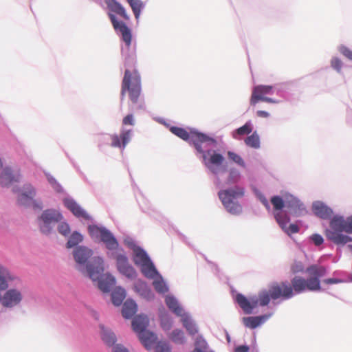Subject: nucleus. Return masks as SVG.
<instances>
[{"label":"nucleus","mask_w":352,"mask_h":352,"mask_svg":"<svg viewBox=\"0 0 352 352\" xmlns=\"http://www.w3.org/2000/svg\"><path fill=\"white\" fill-rule=\"evenodd\" d=\"M306 272L311 276L308 279H305L301 276H295L292 280V285L287 282L274 284L270 287L269 292H263L259 294V299L256 297L248 299L244 295L237 294L236 301L245 314H250L257 307L258 300L261 306H265L270 302V298L273 300L280 297L285 299L292 298L294 296V291L297 294L302 293L305 290L320 291L321 289L320 278L325 275V267L312 265L307 268Z\"/></svg>","instance_id":"obj_1"},{"label":"nucleus","mask_w":352,"mask_h":352,"mask_svg":"<svg viewBox=\"0 0 352 352\" xmlns=\"http://www.w3.org/2000/svg\"><path fill=\"white\" fill-rule=\"evenodd\" d=\"M170 131L181 139L192 142L196 150L199 153H202V157L206 166L212 173L217 174V167L222 164L224 157L221 154L217 153L215 151H208L204 152L202 146L204 145V147H206L207 146L215 144L216 141L213 138L194 129H190L188 132L183 128L172 126Z\"/></svg>","instance_id":"obj_2"},{"label":"nucleus","mask_w":352,"mask_h":352,"mask_svg":"<svg viewBox=\"0 0 352 352\" xmlns=\"http://www.w3.org/2000/svg\"><path fill=\"white\" fill-rule=\"evenodd\" d=\"M270 201L274 208V218L280 227L289 235L297 233L299 231L298 226L293 223L287 226L290 219L286 213H283L281 210L285 206L289 209V213L298 217L305 210L303 204L290 195H286L284 199L279 196H274Z\"/></svg>","instance_id":"obj_3"},{"label":"nucleus","mask_w":352,"mask_h":352,"mask_svg":"<svg viewBox=\"0 0 352 352\" xmlns=\"http://www.w3.org/2000/svg\"><path fill=\"white\" fill-rule=\"evenodd\" d=\"M342 232L352 234V216L344 219L340 216H334L330 221L329 228L325 231L327 239L337 245H344L352 241V238Z\"/></svg>","instance_id":"obj_4"},{"label":"nucleus","mask_w":352,"mask_h":352,"mask_svg":"<svg viewBox=\"0 0 352 352\" xmlns=\"http://www.w3.org/2000/svg\"><path fill=\"white\" fill-rule=\"evenodd\" d=\"M128 94L131 102L138 104L141 96V79L137 70L126 69L121 86V100Z\"/></svg>","instance_id":"obj_5"},{"label":"nucleus","mask_w":352,"mask_h":352,"mask_svg":"<svg viewBox=\"0 0 352 352\" xmlns=\"http://www.w3.org/2000/svg\"><path fill=\"white\" fill-rule=\"evenodd\" d=\"M87 272L90 278L98 280V287L103 292H109L116 284L115 278L106 274L102 276L104 272L103 260L100 257H96L92 262L87 265Z\"/></svg>","instance_id":"obj_6"},{"label":"nucleus","mask_w":352,"mask_h":352,"mask_svg":"<svg viewBox=\"0 0 352 352\" xmlns=\"http://www.w3.org/2000/svg\"><path fill=\"white\" fill-rule=\"evenodd\" d=\"M244 195L243 188L234 186L226 190H220L218 192L219 198L223 206L231 214H238L241 212V206L234 200Z\"/></svg>","instance_id":"obj_7"},{"label":"nucleus","mask_w":352,"mask_h":352,"mask_svg":"<svg viewBox=\"0 0 352 352\" xmlns=\"http://www.w3.org/2000/svg\"><path fill=\"white\" fill-rule=\"evenodd\" d=\"M89 232L92 238L100 239L109 250H116L118 247V243L113 235L106 228L97 226H89Z\"/></svg>","instance_id":"obj_8"},{"label":"nucleus","mask_w":352,"mask_h":352,"mask_svg":"<svg viewBox=\"0 0 352 352\" xmlns=\"http://www.w3.org/2000/svg\"><path fill=\"white\" fill-rule=\"evenodd\" d=\"M61 214L56 210H46L43 212L39 218L41 231L45 234H50L54 226L62 219Z\"/></svg>","instance_id":"obj_9"},{"label":"nucleus","mask_w":352,"mask_h":352,"mask_svg":"<svg viewBox=\"0 0 352 352\" xmlns=\"http://www.w3.org/2000/svg\"><path fill=\"white\" fill-rule=\"evenodd\" d=\"M273 92V87L270 85H257L255 86L252 92L250 103L252 106H255L258 102L263 101L268 103H277L278 101L271 98L267 97Z\"/></svg>","instance_id":"obj_10"},{"label":"nucleus","mask_w":352,"mask_h":352,"mask_svg":"<svg viewBox=\"0 0 352 352\" xmlns=\"http://www.w3.org/2000/svg\"><path fill=\"white\" fill-rule=\"evenodd\" d=\"M5 291L3 295L0 294V303L3 307L13 308L21 304L23 298L21 290L11 288Z\"/></svg>","instance_id":"obj_11"},{"label":"nucleus","mask_w":352,"mask_h":352,"mask_svg":"<svg viewBox=\"0 0 352 352\" xmlns=\"http://www.w3.org/2000/svg\"><path fill=\"white\" fill-rule=\"evenodd\" d=\"M36 195V190L30 184H26L23 186V190L20 192L17 202L21 206H30V204L34 205V208L36 209L42 208L41 202H36L33 198Z\"/></svg>","instance_id":"obj_12"},{"label":"nucleus","mask_w":352,"mask_h":352,"mask_svg":"<svg viewBox=\"0 0 352 352\" xmlns=\"http://www.w3.org/2000/svg\"><path fill=\"white\" fill-rule=\"evenodd\" d=\"M118 270L127 277L133 279L136 277L137 273L135 270L129 263L127 257L122 254L116 256Z\"/></svg>","instance_id":"obj_13"},{"label":"nucleus","mask_w":352,"mask_h":352,"mask_svg":"<svg viewBox=\"0 0 352 352\" xmlns=\"http://www.w3.org/2000/svg\"><path fill=\"white\" fill-rule=\"evenodd\" d=\"M109 17L112 23L113 28L121 33L123 41L127 47H129L132 39L131 30L124 22L118 21L114 14L109 13Z\"/></svg>","instance_id":"obj_14"},{"label":"nucleus","mask_w":352,"mask_h":352,"mask_svg":"<svg viewBox=\"0 0 352 352\" xmlns=\"http://www.w3.org/2000/svg\"><path fill=\"white\" fill-rule=\"evenodd\" d=\"M92 254V250L85 246H78L74 249L73 252V256L75 261L80 266L85 264L87 266L88 264L91 263L95 257H94L89 263H87V261Z\"/></svg>","instance_id":"obj_15"},{"label":"nucleus","mask_w":352,"mask_h":352,"mask_svg":"<svg viewBox=\"0 0 352 352\" xmlns=\"http://www.w3.org/2000/svg\"><path fill=\"white\" fill-rule=\"evenodd\" d=\"M132 131L122 130L120 135L113 134L110 135L111 146L113 147H119L124 148L126 145L130 142L131 138Z\"/></svg>","instance_id":"obj_16"},{"label":"nucleus","mask_w":352,"mask_h":352,"mask_svg":"<svg viewBox=\"0 0 352 352\" xmlns=\"http://www.w3.org/2000/svg\"><path fill=\"white\" fill-rule=\"evenodd\" d=\"M20 177L19 173L14 174L10 168H6L0 175V184L3 187H7L14 182H18Z\"/></svg>","instance_id":"obj_17"},{"label":"nucleus","mask_w":352,"mask_h":352,"mask_svg":"<svg viewBox=\"0 0 352 352\" xmlns=\"http://www.w3.org/2000/svg\"><path fill=\"white\" fill-rule=\"evenodd\" d=\"M65 206L78 218L89 219V214L73 199H65Z\"/></svg>","instance_id":"obj_18"},{"label":"nucleus","mask_w":352,"mask_h":352,"mask_svg":"<svg viewBox=\"0 0 352 352\" xmlns=\"http://www.w3.org/2000/svg\"><path fill=\"white\" fill-rule=\"evenodd\" d=\"M148 318L146 316L140 314L136 316L132 320V328L138 334L144 332L148 325Z\"/></svg>","instance_id":"obj_19"},{"label":"nucleus","mask_w":352,"mask_h":352,"mask_svg":"<svg viewBox=\"0 0 352 352\" xmlns=\"http://www.w3.org/2000/svg\"><path fill=\"white\" fill-rule=\"evenodd\" d=\"M134 289L140 296L148 300L153 299L154 297L153 293L147 284L141 280H138L135 283Z\"/></svg>","instance_id":"obj_20"},{"label":"nucleus","mask_w":352,"mask_h":352,"mask_svg":"<svg viewBox=\"0 0 352 352\" xmlns=\"http://www.w3.org/2000/svg\"><path fill=\"white\" fill-rule=\"evenodd\" d=\"M269 317L270 316L268 315L244 317L243 318L242 321L246 327L250 329H255L265 322Z\"/></svg>","instance_id":"obj_21"},{"label":"nucleus","mask_w":352,"mask_h":352,"mask_svg":"<svg viewBox=\"0 0 352 352\" xmlns=\"http://www.w3.org/2000/svg\"><path fill=\"white\" fill-rule=\"evenodd\" d=\"M314 214L324 219H329L333 214V210L322 202H316L312 206Z\"/></svg>","instance_id":"obj_22"},{"label":"nucleus","mask_w":352,"mask_h":352,"mask_svg":"<svg viewBox=\"0 0 352 352\" xmlns=\"http://www.w3.org/2000/svg\"><path fill=\"white\" fill-rule=\"evenodd\" d=\"M138 337L142 344L147 349H150L154 347V346L156 344V336L149 331H145L144 332L139 333Z\"/></svg>","instance_id":"obj_23"},{"label":"nucleus","mask_w":352,"mask_h":352,"mask_svg":"<svg viewBox=\"0 0 352 352\" xmlns=\"http://www.w3.org/2000/svg\"><path fill=\"white\" fill-rule=\"evenodd\" d=\"M106 3L111 12L116 13L125 20L129 19L124 7L116 0H106Z\"/></svg>","instance_id":"obj_24"},{"label":"nucleus","mask_w":352,"mask_h":352,"mask_svg":"<svg viewBox=\"0 0 352 352\" xmlns=\"http://www.w3.org/2000/svg\"><path fill=\"white\" fill-rule=\"evenodd\" d=\"M138 311L137 304L131 299L126 300L122 307V314L124 318H131Z\"/></svg>","instance_id":"obj_25"},{"label":"nucleus","mask_w":352,"mask_h":352,"mask_svg":"<svg viewBox=\"0 0 352 352\" xmlns=\"http://www.w3.org/2000/svg\"><path fill=\"white\" fill-rule=\"evenodd\" d=\"M165 302L168 307L177 316L182 317L185 314L184 309L174 297L169 296H166Z\"/></svg>","instance_id":"obj_26"},{"label":"nucleus","mask_w":352,"mask_h":352,"mask_svg":"<svg viewBox=\"0 0 352 352\" xmlns=\"http://www.w3.org/2000/svg\"><path fill=\"white\" fill-rule=\"evenodd\" d=\"M183 326L186 328L188 333L194 336L198 333V328L191 318L187 314H184L181 317Z\"/></svg>","instance_id":"obj_27"},{"label":"nucleus","mask_w":352,"mask_h":352,"mask_svg":"<svg viewBox=\"0 0 352 352\" xmlns=\"http://www.w3.org/2000/svg\"><path fill=\"white\" fill-rule=\"evenodd\" d=\"M150 260L146 252L137 247L134 249L133 262L136 265L140 266Z\"/></svg>","instance_id":"obj_28"},{"label":"nucleus","mask_w":352,"mask_h":352,"mask_svg":"<svg viewBox=\"0 0 352 352\" xmlns=\"http://www.w3.org/2000/svg\"><path fill=\"white\" fill-rule=\"evenodd\" d=\"M252 131V124L250 122H248L243 126L232 131V136L235 140H241L243 136L251 133Z\"/></svg>","instance_id":"obj_29"},{"label":"nucleus","mask_w":352,"mask_h":352,"mask_svg":"<svg viewBox=\"0 0 352 352\" xmlns=\"http://www.w3.org/2000/svg\"><path fill=\"white\" fill-rule=\"evenodd\" d=\"M142 273L148 278H154L157 272L151 260L140 265Z\"/></svg>","instance_id":"obj_30"},{"label":"nucleus","mask_w":352,"mask_h":352,"mask_svg":"<svg viewBox=\"0 0 352 352\" xmlns=\"http://www.w3.org/2000/svg\"><path fill=\"white\" fill-rule=\"evenodd\" d=\"M125 297V290L120 287H116L111 294L112 302L116 306H120Z\"/></svg>","instance_id":"obj_31"},{"label":"nucleus","mask_w":352,"mask_h":352,"mask_svg":"<svg viewBox=\"0 0 352 352\" xmlns=\"http://www.w3.org/2000/svg\"><path fill=\"white\" fill-rule=\"evenodd\" d=\"M245 144L251 148H258L260 147V138L256 131L248 136L244 140Z\"/></svg>","instance_id":"obj_32"},{"label":"nucleus","mask_w":352,"mask_h":352,"mask_svg":"<svg viewBox=\"0 0 352 352\" xmlns=\"http://www.w3.org/2000/svg\"><path fill=\"white\" fill-rule=\"evenodd\" d=\"M101 329H102L101 336H102V340L107 345H109V346L113 345L116 340V336L114 335V333L113 332H111V331L104 329V327L103 326L101 327Z\"/></svg>","instance_id":"obj_33"},{"label":"nucleus","mask_w":352,"mask_h":352,"mask_svg":"<svg viewBox=\"0 0 352 352\" xmlns=\"http://www.w3.org/2000/svg\"><path fill=\"white\" fill-rule=\"evenodd\" d=\"M169 338L176 344H182L185 342L184 333L181 329H175L170 333Z\"/></svg>","instance_id":"obj_34"},{"label":"nucleus","mask_w":352,"mask_h":352,"mask_svg":"<svg viewBox=\"0 0 352 352\" xmlns=\"http://www.w3.org/2000/svg\"><path fill=\"white\" fill-rule=\"evenodd\" d=\"M129 3L136 19H138L143 8V3L140 0H126Z\"/></svg>","instance_id":"obj_35"},{"label":"nucleus","mask_w":352,"mask_h":352,"mask_svg":"<svg viewBox=\"0 0 352 352\" xmlns=\"http://www.w3.org/2000/svg\"><path fill=\"white\" fill-rule=\"evenodd\" d=\"M83 239L82 236L78 232H74L69 236L66 248L69 249L79 244Z\"/></svg>","instance_id":"obj_36"},{"label":"nucleus","mask_w":352,"mask_h":352,"mask_svg":"<svg viewBox=\"0 0 352 352\" xmlns=\"http://www.w3.org/2000/svg\"><path fill=\"white\" fill-rule=\"evenodd\" d=\"M153 286L155 290L161 294H164L168 290L165 282L161 278H157L153 281Z\"/></svg>","instance_id":"obj_37"},{"label":"nucleus","mask_w":352,"mask_h":352,"mask_svg":"<svg viewBox=\"0 0 352 352\" xmlns=\"http://www.w3.org/2000/svg\"><path fill=\"white\" fill-rule=\"evenodd\" d=\"M228 157L230 160L233 161L234 162L236 163L237 164H239L241 166H245V162H244L243 160L238 154H236L232 151H228Z\"/></svg>","instance_id":"obj_38"},{"label":"nucleus","mask_w":352,"mask_h":352,"mask_svg":"<svg viewBox=\"0 0 352 352\" xmlns=\"http://www.w3.org/2000/svg\"><path fill=\"white\" fill-rule=\"evenodd\" d=\"M305 270L303 263L301 261H294L291 266V271L294 274L302 272Z\"/></svg>","instance_id":"obj_39"},{"label":"nucleus","mask_w":352,"mask_h":352,"mask_svg":"<svg viewBox=\"0 0 352 352\" xmlns=\"http://www.w3.org/2000/svg\"><path fill=\"white\" fill-rule=\"evenodd\" d=\"M161 326L163 329L168 331L171 328L172 322L167 316H162L160 318Z\"/></svg>","instance_id":"obj_40"},{"label":"nucleus","mask_w":352,"mask_h":352,"mask_svg":"<svg viewBox=\"0 0 352 352\" xmlns=\"http://www.w3.org/2000/svg\"><path fill=\"white\" fill-rule=\"evenodd\" d=\"M155 352H170V348L166 342H159L155 346Z\"/></svg>","instance_id":"obj_41"},{"label":"nucleus","mask_w":352,"mask_h":352,"mask_svg":"<svg viewBox=\"0 0 352 352\" xmlns=\"http://www.w3.org/2000/svg\"><path fill=\"white\" fill-rule=\"evenodd\" d=\"M58 230L59 233L63 236H67L70 233V228L67 223L62 222L58 225Z\"/></svg>","instance_id":"obj_42"},{"label":"nucleus","mask_w":352,"mask_h":352,"mask_svg":"<svg viewBox=\"0 0 352 352\" xmlns=\"http://www.w3.org/2000/svg\"><path fill=\"white\" fill-rule=\"evenodd\" d=\"M331 66L338 72H340L342 67V62L338 58L333 57L331 60Z\"/></svg>","instance_id":"obj_43"},{"label":"nucleus","mask_w":352,"mask_h":352,"mask_svg":"<svg viewBox=\"0 0 352 352\" xmlns=\"http://www.w3.org/2000/svg\"><path fill=\"white\" fill-rule=\"evenodd\" d=\"M195 346V347L201 348L203 350H206L208 347V344L206 341L204 339V338L199 336L196 338Z\"/></svg>","instance_id":"obj_44"},{"label":"nucleus","mask_w":352,"mask_h":352,"mask_svg":"<svg viewBox=\"0 0 352 352\" xmlns=\"http://www.w3.org/2000/svg\"><path fill=\"white\" fill-rule=\"evenodd\" d=\"M340 52L345 57L352 60V51L346 46H341L339 48Z\"/></svg>","instance_id":"obj_45"},{"label":"nucleus","mask_w":352,"mask_h":352,"mask_svg":"<svg viewBox=\"0 0 352 352\" xmlns=\"http://www.w3.org/2000/svg\"><path fill=\"white\" fill-rule=\"evenodd\" d=\"M47 177L48 182L52 184V186L54 188V190H56L57 192H60L61 190V187L56 182V179L50 175H47Z\"/></svg>","instance_id":"obj_46"},{"label":"nucleus","mask_w":352,"mask_h":352,"mask_svg":"<svg viewBox=\"0 0 352 352\" xmlns=\"http://www.w3.org/2000/svg\"><path fill=\"white\" fill-rule=\"evenodd\" d=\"M311 239L312 240L314 243L317 246L321 245L324 241L322 236L318 234H313L311 236Z\"/></svg>","instance_id":"obj_47"},{"label":"nucleus","mask_w":352,"mask_h":352,"mask_svg":"<svg viewBox=\"0 0 352 352\" xmlns=\"http://www.w3.org/2000/svg\"><path fill=\"white\" fill-rule=\"evenodd\" d=\"M122 124L124 125H133L134 120L132 114H129L125 116L122 120Z\"/></svg>","instance_id":"obj_48"},{"label":"nucleus","mask_w":352,"mask_h":352,"mask_svg":"<svg viewBox=\"0 0 352 352\" xmlns=\"http://www.w3.org/2000/svg\"><path fill=\"white\" fill-rule=\"evenodd\" d=\"M341 280L338 278H327L324 280V283L325 284L329 285V284H337L339 283H341Z\"/></svg>","instance_id":"obj_49"},{"label":"nucleus","mask_w":352,"mask_h":352,"mask_svg":"<svg viewBox=\"0 0 352 352\" xmlns=\"http://www.w3.org/2000/svg\"><path fill=\"white\" fill-rule=\"evenodd\" d=\"M113 352H128V351L122 346L117 344L113 348Z\"/></svg>","instance_id":"obj_50"},{"label":"nucleus","mask_w":352,"mask_h":352,"mask_svg":"<svg viewBox=\"0 0 352 352\" xmlns=\"http://www.w3.org/2000/svg\"><path fill=\"white\" fill-rule=\"evenodd\" d=\"M256 115L258 117L267 118L270 116V113L265 111L259 110L257 111Z\"/></svg>","instance_id":"obj_51"},{"label":"nucleus","mask_w":352,"mask_h":352,"mask_svg":"<svg viewBox=\"0 0 352 352\" xmlns=\"http://www.w3.org/2000/svg\"><path fill=\"white\" fill-rule=\"evenodd\" d=\"M260 201H261V203L265 206V207L267 209H268V210L270 209V206L268 203V201L263 195L260 196Z\"/></svg>","instance_id":"obj_52"},{"label":"nucleus","mask_w":352,"mask_h":352,"mask_svg":"<svg viewBox=\"0 0 352 352\" xmlns=\"http://www.w3.org/2000/svg\"><path fill=\"white\" fill-rule=\"evenodd\" d=\"M249 347L248 346L241 345L236 348L235 352H248Z\"/></svg>","instance_id":"obj_53"},{"label":"nucleus","mask_w":352,"mask_h":352,"mask_svg":"<svg viewBox=\"0 0 352 352\" xmlns=\"http://www.w3.org/2000/svg\"><path fill=\"white\" fill-rule=\"evenodd\" d=\"M206 350H203L201 349V348H199V347H195L194 350L192 351V352H205Z\"/></svg>","instance_id":"obj_54"},{"label":"nucleus","mask_w":352,"mask_h":352,"mask_svg":"<svg viewBox=\"0 0 352 352\" xmlns=\"http://www.w3.org/2000/svg\"><path fill=\"white\" fill-rule=\"evenodd\" d=\"M13 191H14V192H20V190H18V189H16V188H13Z\"/></svg>","instance_id":"obj_55"},{"label":"nucleus","mask_w":352,"mask_h":352,"mask_svg":"<svg viewBox=\"0 0 352 352\" xmlns=\"http://www.w3.org/2000/svg\"><path fill=\"white\" fill-rule=\"evenodd\" d=\"M3 166V163L1 162V160L0 159V168Z\"/></svg>","instance_id":"obj_56"},{"label":"nucleus","mask_w":352,"mask_h":352,"mask_svg":"<svg viewBox=\"0 0 352 352\" xmlns=\"http://www.w3.org/2000/svg\"><path fill=\"white\" fill-rule=\"evenodd\" d=\"M139 108H142V104H139Z\"/></svg>","instance_id":"obj_57"}]
</instances>
